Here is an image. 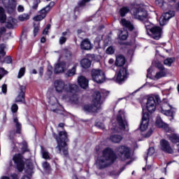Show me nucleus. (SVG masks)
Segmentation results:
<instances>
[{
	"label": "nucleus",
	"mask_w": 179,
	"mask_h": 179,
	"mask_svg": "<svg viewBox=\"0 0 179 179\" xmlns=\"http://www.w3.org/2000/svg\"><path fill=\"white\" fill-rule=\"evenodd\" d=\"M168 139H169L172 143H179V135L177 134L168 135Z\"/></svg>",
	"instance_id": "nucleus-31"
},
{
	"label": "nucleus",
	"mask_w": 179,
	"mask_h": 179,
	"mask_svg": "<svg viewBox=\"0 0 179 179\" xmlns=\"http://www.w3.org/2000/svg\"><path fill=\"white\" fill-rule=\"evenodd\" d=\"M17 110H19V106H17V104L14 103L11 106V111L12 113H17Z\"/></svg>",
	"instance_id": "nucleus-51"
},
{
	"label": "nucleus",
	"mask_w": 179,
	"mask_h": 179,
	"mask_svg": "<svg viewBox=\"0 0 179 179\" xmlns=\"http://www.w3.org/2000/svg\"><path fill=\"white\" fill-rule=\"evenodd\" d=\"M6 22V13L5 8L0 6V23H5Z\"/></svg>",
	"instance_id": "nucleus-30"
},
{
	"label": "nucleus",
	"mask_w": 179,
	"mask_h": 179,
	"mask_svg": "<svg viewBox=\"0 0 179 179\" xmlns=\"http://www.w3.org/2000/svg\"><path fill=\"white\" fill-rule=\"evenodd\" d=\"M145 27L147 30V31H151L153 29L156 27L155 24H152L150 22L146 20L144 22Z\"/></svg>",
	"instance_id": "nucleus-33"
},
{
	"label": "nucleus",
	"mask_w": 179,
	"mask_h": 179,
	"mask_svg": "<svg viewBox=\"0 0 179 179\" xmlns=\"http://www.w3.org/2000/svg\"><path fill=\"white\" fill-rule=\"evenodd\" d=\"M161 113L164 114V115H166V117H171L170 121H173V120H174V114H176V109L172 108L171 109L161 110Z\"/></svg>",
	"instance_id": "nucleus-22"
},
{
	"label": "nucleus",
	"mask_w": 179,
	"mask_h": 179,
	"mask_svg": "<svg viewBox=\"0 0 179 179\" xmlns=\"http://www.w3.org/2000/svg\"><path fill=\"white\" fill-rule=\"evenodd\" d=\"M54 87L57 93L62 94V98L71 104L79 105L82 103V99L76 94L79 92V86L76 84L65 85L62 80H56L54 83Z\"/></svg>",
	"instance_id": "nucleus-1"
},
{
	"label": "nucleus",
	"mask_w": 179,
	"mask_h": 179,
	"mask_svg": "<svg viewBox=\"0 0 179 179\" xmlns=\"http://www.w3.org/2000/svg\"><path fill=\"white\" fill-rule=\"evenodd\" d=\"M117 122L119 125L120 129L122 131H127L128 129V122L125 119V113L120 110L117 116Z\"/></svg>",
	"instance_id": "nucleus-10"
},
{
	"label": "nucleus",
	"mask_w": 179,
	"mask_h": 179,
	"mask_svg": "<svg viewBox=\"0 0 179 179\" xmlns=\"http://www.w3.org/2000/svg\"><path fill=\"white\" fill-rule=\"evenodd\" d=\"M115 50L113 46H109L107 49H106V54H108V55H113V54H114L115 52Z\"/></svg>",
	"instance_id": "nucleus-45"
},
{
	"label": "nucleus",
	"mask_w": 179,
	"mask_h": 179,
	"mask_svg": "<svg viewBox=\"0 0 179 179\" xmlns=\"http://www.w3.org/2000/svg\"><path fill=\"white\" fill-rule=\"evenodd\" d=\"M53 138H55L57 145L55 149L57 150V153L59 155H64L65 157L69 155L68 151V144L69 142V138H68V133L66 131H60L58 135L55 133L52 134Z\"/></svg>",
	"instance_id": "nucleus-2"
},
{
	"label": "nucleus",
	"mask_w": 179,
	"mask_h": 179,
	"mask_svg": "<svg viewBox=\"0 0 179 179\" xmlns=\"http://www.w3.org/2000/svg\"><path fill=\"white\" fill-rule=\"evenodd\" d=\"M80 65L83 68L87 69V68H90L92 62L89 59H83L80 62Z\"/></svg>",
	"instance_id": "nucleus-32"
},
{
	"label": "nucleus",
	"mask_w": 179,
	"mask_h": 179,
	"mask_svg": "<svg viewBox=\"0 0 179 179\" xmlns=\"http://www.w3.org/2000/svg\"><path fill=\"white\" fill-rule=\"evenodd\" d=\"M152 134H153V130H152V129H150L148 131V133L147 134H145V138H149V137H150V136L152 135Z\"/></svg>",
	"instance_id": "nucleus-58"
},
{
	"label": "nucleus",
	"mask_w": 179,
	"mask_h": 179,
	"mask_svg": "<svg viewBox=\"0 0 179 179\" xmlns=\"http://www.w3.org/2000/svg\"><path fill=\"white\" fill-rule=\"evenodd\" d=\"M21 145H22V148H21L22 155H24V153H26V152H29V148H28V145H27V142L24 141L21 143Z\"/></svg>",
	"instance_id": "nucleus-37"
},
{
	"label": "nucleus",
	"mask_w": 179,
	"mask_h": 179,
	"mask_svg": "<svg viewBox=\"0 0 179 179\" xmlns=\"http://www.w3.org/2000/svg\"><path fill=\"white\" fill-rule=\"evenodd\" d=\"M24 73H26V68L22 67L19 71V73L17 75L18 79H20L21 78H22V76H24Z\"/></svg>",
	"instance_id": "nucleus-43"
},
{
	"label": "nucleus",
	"mask_w": 179,
	"mask_h": 179,
	"mask_svg": "<svg viewBox=\"0 0 179 179\" xmlns=\"http://www.w3.org/2000/svg\"><path fill=\"white\" fill-rule=\"evenodd\" d=\"M128 38V31H122L120 36V40H127Z\"/></svg>",
	"instance_id": "nucleus-49"
},
{
	"label": "nucleus",
	"mask_w": 179,
	"mask_h": 179,
	"mask_svg": "<svg viewBox=\"0 0 179 179\" xmlns=\"http://www.w3.org/2000/svg\"><path fill=\"white\" fill-rule=\"evenodd\" d=\"M156 124L159 127V128H164V129L169 128V124L164 122L160 117H157Z\"/></svg>",
	"instance_id": "nucleus-28"
},
{
	"label": "nucleus",
	"mask_w": 179,
	"mask_h": 179,
	"mask_svg": "<svg viewBox=\"0 0 179 179\" xmlns=\"http://www.w3.org/2000/svg\"><path fill=\"white\" fill-rule=\"evenodd\" d=\"M117 160V155L110 148H105L102 152V156L96 161V166L99 170L111 166Z\"/></svg>",
	"instance_id": "nucleus-3"
},
{
	"label": "nucleus",
	"mask_w": 179,
	"mask_h": 179,
	"mask_svg": "<svg viewBox=\"0 0 179 179\" xmlns=\"http://www.w3.org/2000/svg\"><path fill=\"white\" fill-rule=\"evenodd\" d=\"M78 82L79 86H80L82 89H87V87H89V80L87 79L85 76H79L78 78Z\"/></svg>",
	"instance_id": "nucleus-20"
},
{
	"label": "nucleus",
	"mask_w": 179,
	"mask_h": 179,
	"mask_svg": "<svg viewBox=\"0 0 179 179\" xmlns=\"http://www.w3.org/2000/svg\"><path fill=\"white\" fill-rule=\"evenodd\" d=\"M42 166L44 169V170H50L51 169L50 164L47 162H43Z\"/></svg>",
	"instance_id": "nucleus-50"
},
{
	"label": "nucleus",
	"mask_w": 179,
	"mask_h": 179,
	"mask_svg": "<svg viewBox=\"0 0 179 179\" xmlns=\"http://www.w3.org/2000/svg\"><path fill=\"white\" fill-rule=\"evenodd\" d=\"M59 43L61 45H62V44H65V43H66V38L64 36H61L59 38Z\"/></svg>",
	"instance_id": "nucleus-53"
},
{
	"label": "nucleus",
	"mask_w": 179,
	"mask_h": 179,
	"mask_svg": "<svg viewBox=\"0 0 179 179\" xmlns=\"http://www.w3.org/2000/svg\"><path fill=\"white\" fill-rule=\"evenodd\" d=\"M61 68L62 67L59 64V63L57 64H56V66L55 67V73H62V72H64V71H61Z\"/></svg>",
	"instance_id": "nucleus-47"
},
{
	"label": "nucleus",
	"mask_w": 179,
	"mask_h": 179,
	"mask_svg": "<svg viewBox=\"0 0 179 179\" xmlns=\"http://www.w3.org/2000/svg\"><path fill=\"white\" fill-rule=\"evenodd\" d=\"M10 36H12V33L9 32L7 33L6 34L3 35V40H8L9 38V37H10Z\"/></svg>",
	"instance_id": "nucleus-59"
},
{
	"label": "nucleus",
	"mask_w": 179,
	"mask_h": 179,
	"mask_svg": "<svg viewBox=\"0 0 179 179\" xmlns=\"http://www.w3.org/2000/svg\"><path fill=\"white\" fill-rule=\"evenodd\" d=\"M18 19L20 22H26V20H29V19H30V15H29V14L24 13L19 15Z\"/></svg>",
	"instance_id": "nucleus-38"
},
{
	"label": "nucleus",
	"mask_w": 179,
	"mask_h": 179,
	"mask_svg": "<svg viewBox=\"0 0 179 179\" xmlns=\"http://www.w3.org/2000/svg\"><path fill=\"white\" fill-rule=\"evenodd\" d=\"M43 73H44V68L40 67L39 68V75H40V76H43Z\"/></svg>",
	"instance_id": "nucleus-62"
},
{
	"label": "nucleus",
	"mask_w": 179,
	"mask_h": 179,
	"mask_svg": "<svg viewBox=\"0 0 179 179\" xmlns=\"http://www.w3.org/2000/svg\"><path fill=\"white\" fill-rule=\"evenodd\" d=\"M42 156L43 159H50V152H47L41 147Z\"/></svg>",
	"instance_id": "nucleus-40"
},
{
	"label": "nucleus",
	"mask_w": 179,
	"mask_h": 179,
	"mask_svg": "<svg viewBox=\"0 0 179 179\" xmlns=\"http://www.w3.org/2000/svg\"><path fill=\"white\" fill-rule=\"evenodd\" d=\"M125 62V57L122 55H119L116 57L115 65L116 66H124Z\"/></svg>",
	"instance_id": "nucleus-23"
},
{
	"label": "nucleus",
	"mask_w": 179,
	"mask_h": 179,
	"mask_svg": "<svg viewBox=\"0 0 179 179\" xmlns=\"http://www.w3.org/2000/svg\"><path fill=\"white\" fill-rule=\"evenodd\" d=\"M6 33V28L5 27H0V38L2 37V34Z\"/></svg>",
	"instance_id": "nucleus-57"
},
{
	"label": "nucleus",
	"mask_w": 179,
	"mask_h": 179,
	"mask_svg": "<svg viewBox=\"0 0 179 179\" xmlns=\"http://www.w3.org/2000/svg\"><path fill=\"white\" fill-rule=\"evenodd\" d=\"M76 66H78V63L76 64L71 69H69L66 73V76L70 78L71 76H73V75L76 74Z\"/></svg>",
	"instance_id": "nucleus-34"
},
{
	"label": "nucleus",
	"mask_w": 179,
	"mask_h": 179,
	"mask_svg": "<svg viewBox=\"0 0 179 179\" xmlns=\"http://www.w3.org/2000/svg\"><path fill=\"white\" fill-rule=\"evenodd\" d=\"M174 16H176V12L173 10L164 13L159 19V24L161 26H164V24H167V22H169V20H170L171 17H174Z\"/></svg>",
	"instance_id": "nucleus-13"
},
{
	"label": "nucleus",
	"mask_w": 179,
	"mask_h": 179,
	"mask_svg": "<svg viewBox=\"0 0 179 179\" xmlns=\"http://www.w3.org/2000/svg\"><path fill=\"white\" fill-rule=\"evenodd\" d=\"M152 71V68L150 67L148 70H147V78H150V71Z\"/></svg>",
	"instance_id": "nucleus-63"
},
{
	"label": "nucleus",
	"mask_w": 179,
	"mask_h": 179,
	"mask_svg": "<svg viewBox=\"0 0 179 179\" xmlns=\"http://www.w3.org/2000/svg\"><path fill=\"white\" fill-rule=\"evenodd\" d=\"M13 160L16 166L17 170L22 173L23 170H24V164H26V162H24V157H23V155L20 153L15 154L13 157Z\"/></svg>",
	"instance_id": "nucleus-8"
},
{
	"label": "nucleus",
	"mask_w": 179,
	"mask_h": 179,
	"mask_svg": "<svg viewBox=\"0 0 179 179\" xmlns=\"http://www.w3.org/2000/svg\"><path fill=\"white\" fill-rule=\"evenodd\" d=\"M128 75L127 68H121L118 71L116 76V82L119 83V85L122 84L123 82H125L127 79V76Z\"/></svg>",
	"instance_id": "nucleus-14"
},
{
	"label": "nucleus",
	"mask_w": 179,
	"mask_h": 179,
	"mask_svg": "<svg viewBox=\"0 0 179 179\" xmlns=\"http://www.w3.org/2000/svg\"><path fill=\"white\" fill-rule=\"evenodd\" d=\"M41 2V0H34L33 3V6H31V8L34 10H37V8H38V4H40Z\"/></svg>",
	"instance_id": "nucleus-44"
},
{
	"label": "nucleus",
	"mask_w": 179,
	"mask_h": 179,
	"mask_svg": "<svg viewBox=\"0 0 179 179\" xmlns=\"http://www.w3.org/2000/svg\"><path fill=\"white\" fill-rule=\"evenodd\" d=\"M115 152L122 160H127L131 157V150L127 146L120 145L116 148Z\"/></svg>",
	"instance_id": "nucleus-7"
},
{
	"label": "nucleus",
	"mask_w": 179,
	"mask_h": 179,
	"mask_svg": "<svg viewBox=\"0 0 179 179\" xmlns=\"http://www.w3.org/2000/svg\"><path fill=\"white\" fill-rule=\"evenodd\" d=\"M59 64L61 66L60 71H63V72H65L67 68H69V66H66V63L65 62H61L59 63Z\"/></svg>",
	"instance_id": "nucleus-42"
},
{
	"label": "nucleus",
	"mask_w": 179,
	"mask_h": 179,
	"mask_svg": "<svg viewBox=\"0 0 179 179\" xmlns=\"http://www.w3.org/2000/svg\"><path fill=\"white\" fill-rule=\"evenodd\" d=\"M92 78L94 82L96 83H103L106 80V74L104 71L101 69H92Z\"/></svg>",
	"instance_id": "nucleus-9"
},
{
	"label": "nucleus",
	"mask_w": 179,
	"mask_h": 179,
	"mask_svg": "<svg viewBox=\"0 0 179 179\" xmlns=\"http://www.w3.org/2000/svg\"><path fill=\"white\" fill-rule=\"evenodd\" d=\"M128 12H129V8L128 7L122 8L120 10V16H122V17H124V16H125V15L128 13Z\"/></svg>",
	"instance_id": "nucleus-39"
},
{
	"label": "nucleus",
	"mask_w": 179,
	"mask_h": 179,
	"mask_svg": "<svg viewBox=\"0 0 179 179\" xmlns=\"http://www.w3.org/2000/svg\"><path fill=\"white\" fill-rule=\"evenodd\" d=\"M158 69L160 70V71L157 72L155 75L156 79H160L161 78H164L166 76V71H164V66L162 64H160L158 66Z\"/></svg>",
	"instance_id": "nucleus-26"
},
{
	"label": "nucleus",
	"mask_w": 179,
	"mask_h": 179,
	"mask_svg": "<svg viewBox=\"0 0 179 179\" xmlns=\"http://www.w3.org/2000/svg\"><path fill=\"white\" fill-rule=\"evenodd\" d=\"M5 75H8V71L5 70L3 68H0V80Z\"/></svg>",
	"instance_id": "nucleus-46"
},
{
	"label": "nucleus",
	"mask_w": 179,
	"mask_h": 179,
	"mask_svg": "<svg viewBox=\"0 0 179 179\" xmlns=\"http://www.w3.org/2000/svg\"><path fill=\"white\" fill-rule=\"evenodd\" d=\"M87 2H90V0H82L81 1H80L78 3V5L80 6H85V5H86V3H87Z\"/></svg>",
	"instance_id": "nucleus-54"
},
{
	"label": "nucleus",
	"mask_w": 179,
	"mask_h": 179,
	"mask_svg": "<svg viewBox=\"0 0 179 179\" xmlns=\"http://www.w3.org/2000/svg\"><path fill=\"white\" fill-rule=\"evenodd\" d=\"M81 50H92L93 47L92 46V43H90V41L89 39H85L82 41L80 44Z\"/></svg>",
	"instance_id": "nucleus-25"
},
{
	"label": "nucleus",
	"mask_w": 179,
	"mask_h": 179,
	"mask_svg": "<svg viewBox=\"0 0 179 179\" xmlns=\"http://www.w3.org/2000/svg\"><path fill=\"white\" fill-rule=\"evenodd\" d=\"M95 125L97 128H99L100 129H104V124L101 122H96Z\"/></svg>",
	"instance_id": "nucleus-56"
},
{
	"label": "nucleus",
	"mask_w": 179,
	"mask_h": 179,
	"mask_svg": "<svg viewBox=\"0 0 179 179\" xmlns=\"http://www.w3.org/2000/svg\"><path fill=\"white\" fill-rule=\"evenodd\" d=\"M45 15H42L41 14L36 15L34 17V20H35V22H40L41 20H43V19H44Z\"/></svg>",
	"instance_id": "nucleus-48"
},
{
	"label": "nucleus",
	"mask_w": 179,
	"mask_h": 179,
	"mask_svg": "<svg viewBox=\"0 0 179 179\" xmlns=\"http://www.w3.org/2000/svg\"><path fill=\"white\" fill-rule=\"evenodd\" d=\"M152 38L154 40H160L162 38V28L160 27L155 26V27L150 31Z\"/></svg>",
	"instance_id": "nucleus-18"
},
{
	"label": "nucleus",
	"mask_w": 179,
	"mask_h": 179,
	"mask_svg": "<svg viewBox=\"0 0 179 179\" xmlns=\"http://www.w3.org/2000/svg\"><path fill=\"white\" fill-rule=\"evenodd\" d=\"M148 127H149V113H145L143 110V116L142 120L140 124L141 131H146L148 129Z\"/></svg>",
	"instance_id": "nucleus-15"
},
{
	"label": "nucleus",
	"mask_w": 179,
	"mask_h": 179,
	"mask_svg": "<svg viewBox=\"0 0 179 179\" xmlns=\"http://www.w3.org/2000/svg\"><path fill=\"white\" fill-rule=\"evenodd\" d=\"M1 3L7 10V13H13L16 9V0H1Z\"/></svg>",
	"instance_id": "nucleus-11"
},
{
	"label": "nucleus",
	"mask_w": 179,
	"mask_h": 179,
	"mask_svg": "<svg viewBox=\"0 0 179 179\" xmlns=\"http://www.w3.org/2000/svg\"><path fill=\"white\" fill-rule=\"evenodd\" d=\"M121 24H122V26L124 27H126V29H128V30H129V31H132L135 27H134V24L132 23H131L129 21L125 20V19H122L121 22H120Z\"/></svg>",
	"instance_id": "nucleus-24"
},
{
	"label": "nucleus",
	"mask_w": 179,
	"mask_h": 179,
	"mask_svg": "<svg viewBox=\"0 0 179 179\" xmlns=\"http://www.w3.org/2000/svg\"><path fill=\"white\" fill-rule=\"evenodd\" d=\"M1 92L3 94H6V92H8V85H6V84H3L1 86Z\"/></svg>",
	"instance_id": "nucleus-52"
},
{
	"label": "nucleus",
	"mask_w": 179,
	"mask_h": 179,
	"mask_svg": "<svg viewBox=\"0 0 179 179\" xmlns=\"http://www.w3.org/2000/svg\"><path fill=\"white\" fill-rule=\"evenodd\" d=\"M13 122L15 124L16 131L15 130L10 131L9 139L10 141H13L16 134L19 135L22 134V123L19 122V119L15 115L13 116Z\"/></svg>",
	"instance_id": "nucleus-12"
},
{
	"label": "nucleus",
	"mask_w": 179,
	"mask_h": 179,
	"mask_svg": "<svg viewBox=\"0 0 179 179\" xmlns=\"http://www.w3.org/2000/svg\"><path fill=\"white\" fill-rule=\"evenodd\" d=\"M12 179H19V176L16 173H13L10 175Z\"/></svg>",
	"instance_id": "nucleus-61"
},
{
	"label": "nucleus",
	"mask_w": 179,
	"mask_h": 179,
	"mask_svg": "<svg viewBox=\"0 0 179 179\" xmlns=\"http://www.w3.org/2000/svg\"><path fill=\"white\" fill-rule=\"evenodd\" d=\"M109 139L111 142H113V143H120V142L122 141V136L118 134H113L110 136Z\"/></svg>",
	"instance_id": "nucleus-29"
},
{
	"label": "nucleus",
	"mask_w": 179,
	"mask_h": 179,
	"mask_svg": "<svg viewBox=\"0 0 179 179\" xmlns=\"http://www.w3.org/2000/svg\"><path fill=\"white\" fill-rule=\"evenodd\" d=\"M177 0H167L169 3H176Z\"/></svg>",
	"instance_id": "nucleus-64"
},
{
	"label": "nucleus",
	"mask_w": 179,
	"mask_h": 179,
	"mask_svg": "<svg viewBox=\"0 0 179 179\" xmlns=\"http://www.w3.org/2000/svg\"><path fill=\"white\" fill-rule=\"evenodd\" d=\"M160 103V96L157 95L155 96H150L146 103V108L150 113H155L156 106Z\"/></svg>",
	"instance_id": "nucleus-5"
},
{
	"label": "nucleus",
	"mask_w": 179,
	"mask_h": 179,
	"mask_svg": "<svg viewBox=\"0 0 179 179\" xmlns=\"http://www.w3.org/2000/svg\"><path fill=\"white\" fill-rule=\"evenodd\" d=\"M17 11L18 12H24V7H23V6H18Z\"/></svg>",
	"instance_id": "nucleus-60"
},
{
	"label": "nucleus",
	"mask_w": 179,
	"mask_h": 179,
	"mask_svg": "<svg viewBox=\"0 0 179 179\" xmlns=\"http://www.w3.org/2000/svg\"><path fill=\"white\" fill-rule=\"evenodd\" d=\"M38 31H40V24H36L34 23V37H36V36H37V33H38Z\"/></svg>",
	"instance_id": "nucleus-41"
},
{
	"label": "nucleus",
	"mask_w": 179,
	"mask_h": 179,
	"mask_svg": "<svg viewBox=\"0 0 179 179\" xmlns=\"http://www.w3.org/2000/svg\"><path fill=\"white\" fill-rule=\"evenodd\" d=\"M171 108H173V107L170 106V103L167 102L162 103L161 111H164V110H170Z\"/></svg>",
	"instance_id": "nucleus-36"
},
{
	"label": "nucleus",
	"mask_w": 179,
	"mask_h": 179,
	"mask_svg": "<svg viewBox=\"0 0 179 179\" xmlns=\"http://www.w3.org/2000/svg\"><path fill=\"white\" fill-rule=\"evenodd\" d=\"M176 62V58L169 57L164 60V65H167L168 66H171V64H173V62Z\"/></svg>",
	"instance_id": "nucleus-35"
},
{
	"label": "nucleus",
	"mask_w": 179,
	"mask_h": 179,
	"mask_svg": "<svg viewBox=\"0 0 179 179\" xmlns=\"http://www.w3.org/2000/svg\"><path fill=\"white\" fill-rule=\"evenodd\" d=\"M131 13L134 19L141 20V22L146 20V17H148V11L141 6L133 8L131 10Z\"/></svg>",
	"instance_id": "nucleus-6"
},
{
	"label": "nucleus",
	"mask_w": 179,
	"mask_h": 179,
	"mask_svg": "<svg viewBox=\"0 0 179 179\" xmlns=\"http://www.w3.org/2000/svg\"><path fill=\"white\" fill-rule=\"evenodd\" d=\"M155 153V148H150L148 149V156H152Z\"/></svg>",
	"instance_id": "nucleus-55"
},
{
	"label": "nucleus",
	"mask_w": 179,
	"mask_h": 179,
	"mask_svg": "<svg viewBox=\"0 0 179 179\" xmlns=\"http://www.w3.org/2000/svg\"><path fill=\"white\" fill-rule=\"evenodd\" d=\"M20 93L15 98V103H23V104H26V99H25V93H26V86L24 85H20Z\"/></svg>",
	"instance_id": "nucleus-16"
},
{
	"label": "nucleus",
	"mask_w": 179,
	"mask_h": 179,
	"mask_svg": "<svg viewBox=\"0 0 179 179\" xmlns=\"http://www.w3.org/2000/svg\"><path fill=\"white\" fill-rule=\"evenodd\" d=\"M161 150L166 153H173V148L170 146V143L165 139L160 141Z\"/></svg>",
	"instance_id": "nucleus-19"
},
{
	"label": "nucleus",
	"mask_w": 179,
	"mask_h": 179,
	"mask_svg": "<svg viewBox=\"0 0 179 179\" xmlns=\"http://www.w3.org/2000/svg\"><path fill=\"white\" fill-rule=\"evenodd\" d=\"M110 94V92L102 90L101 92L96 91L92 100L93 104H87L83 106V110L85 113H99L101 110V96L105 99Z\"/></svg>",
	"instance_id": "nucleus-4"
},
{
	"label": "nucleus",
	"mask_w": 179,
	"mask_h": 179,
	"mask_svg": "<svg viewBox=\"0 0 179 179\" xmlns=\"http://www.w3.org/2000/svg\"><path fill=\"white\" fill-rule=\"evenodd\" d=\"M15 24H16V19L9 17L6 22V27L7 29H13Z\"/></svg>",
	"instance_id": "nucleus-27"
},
{
	"label": "nucleus",
	"mask_w": 179,
	"mask_h": 179,
	"mask_svg": "<svg viewBox=\"0 0 179 179\" xmlns=\"http://www.w3.org/2000/svg\"><path fill=\"white\" fill-rule=\"evenodd\" d=\"M55 5V3L54 1H51L48 6H46L45 8H42L40 10L41 15L43 16L45 15V17L47 16V14L51 9H52L53 6Z\"/></svg>",
	"instance_id": "nucleus-21"
},
{
	"label": "nucleus",
	"mask_w": 179,
	"mask_h": 179,
	"mask_svg": "<svg viewBox=\"0 0 179 179\" xmlns=\"http://www.w3.org/2000/svg\"><path fill=\"white\" fill-rule=\"evenodd\" d=\"M5 48H6V45L3 43L0 45V55H1L2 57H5V55H6V52H5ZM0 62H1L2 64H3V62H5L6 64H12V57L8 56L4 58L3 61H1L0 56Z\"/></svg>",
	"instance_id": "nucleus-17"
}]
</instances>
